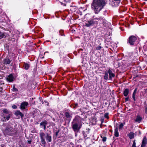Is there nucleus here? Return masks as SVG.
Masks as SVG:
<instances>
[{
  "label": "nucleus",
  "instance_id": "1",
  "mask_svg": "<svg viewBox=\"0 0 147 147\" xmlns=\"http://www.w3.org/2000/svg\"><path fill=\"white\" fill-rule=\"evenodd\" d=\"M106 3V0H93L92 8L94 9L95 13L98 14Z\"/></svg>",
  "mask_w": 147,
  "mask_h": 147
},
{
  "label": "nucleus",
  "instance_id": "2",
  "mask_svg": "<svg viewBox=\"0 0 147 147\" xmlns=\"http://www.w3.org/2000/svg\"><path fill=\"white\" fill-rule=\"evenodd\" d=\"M82 118L80 116H76L72 123V128L74 131L77 132L82 126Z\"/></svg>",
  "mask_w": 147,
  "mask_h": 147
},
{
  "label": "nucleus",
  "instance_id": "3",
  "mask_svg": "<svg viewBox=\"0 0 147 147\" xmlns=\"http://www.w3.org/2000/svg\"><path fill=\"white\" fill-rule=\"evenodd\" d=\"M39 135L41 140V142L42 145H45L46 143L45 140V137L47 142H51L52 141L51 136L48 133L45 135L43 132H41L39 133Z\"/></svg>",
  "mask_w": 147,
  "mask_h": 147
},
{
  "label": "nucleus",
  "instance_id": "4",
  "mask_svg": "<svg viewBox=\"0 0 147 147\" xmlns=\"http://www.w3.org/2000/svg\"><path fill=\"white\" fill-rule=\"evenodd\" d=\"M98 23V21L95 20L93 18L92 19L86 21L85 24L86 27H88L93 26L95 24H97Z\"/></svg>",
  "mask_w": 147,
  "mask_h": 147
},
{
  "label": "nucleus",
  "instance_id": "5",
  "mask_svg": "<svg viewBox=\"0 0 147 147\" xmlns=\"http://www.w3.org/2000/svg\"><path fill=\"white\" fill-rule=\"evenodd\" d=\"M13 131V128L9 126L6 128L3 131L5 135H11V132Z\"/></svg>",
  "mask_w": 147,
  "mask_h": 147
},
{
  "label": "nucleus",
  "instance_id": "6",
  "mask_svg": "<svg viewBox=\"0 0 147 147\" xmlns=\"http://www.w3.org/2000/svg\"><path fill=\"white\" fill-rule=\"evenodd\" d=\"M11 114H2L1 117L2 118L1 119V121H6L9 120L11 116Z\"/></svg>",
  "mask_w": 147,
  "mask_h": 147
},
{
  "label": "nucleus",
  "instance_id": "7",
  "mask_svg": "<svg viewBox=\"0 0 147 147\" xmlns=\"http://www.w3.org/2000/svg\"><path fill=\"white\" fill-rule=\"evenodd\" d=\"M66 123L69 124L72 117L70 113L66 112L65 113Z\"/></svg>",
  "mask_w": 147,
  "mask_h": 147
},
{
  "label": "nucleus",
  "instance_id": "8",
  "mask_svg": "<svg viewBox=\"0 0 147 147\" xmlns=\"http://www.w3.org/2000/svg\"><path fill=\"white\" fill-rule=\"evenodd\" d=\"M136 39L137 38L135 36H131L129 37L128 39L130 45H133Z\"/></svg>",
  "mask_w": 147,
  "mask_h": 147
},
{
  "label": "nucleus",
  "instance_id": "9",
  "mask_svg": "<svg viewBox=\"0 0 147 147\" xmlns=\"http://www.w3.org/2000/svg\"><path fill=\"white\" fill-rule=\"evenodd\" d=\"M108 72L109 74V79H111L112 78H113L115 76V74L113 73L112 70L110 69L109 68L108 70Z\"/></svg>",
  "mask_w": 147,
  "mask_h": 147
},
{
  "label": "nucleus",
  "instance_id": "10",
  "mask_svg": "<svg viewBox=\"0 0 147 147\" xmlns=\"http://www.w3.org/2000/svg\"><path fill=\"white\" fill-rule=\"evenodd\" d=\"M47 123V121L45 120L42 121L40 123V126L41 128H43L44 130H45Z\"/></svg>",
  "mask_w": 147,
  "mask_h": 147
},
{
  "label": "nucleus",
  "instance_id": "11",
  "mask_svg": "<svg viewBox=\"0 0 147 147\" xmlns=\"http://www.w3.org/2000/svg\"><path fill=\"white\" fill-rule=\"evenodd\" d=\"M28 105V103L27 102H23L22 103L20 106V108L22 109H25Z\"/></svg>",
  "mask_w": 147,
  "mask_h": 147
},
{
  "label": "nucleus",
  "instance_id": "12",
  "mask_svg": "<svg viewBox=\"0 0 147 147\" xmlns=\"http://www.w3.org/2000/svg\"><path fill=\"white\" fill-rule=\"evenodd\" d=\"M11 62L10 59L8 58H6L3 61V64L5 65H7L9 64Z\"/></svg>",
  "mask_w": 147,
  "mask_h": 147
},
{
  "label": "nucleus",
  "instance_id": "13",
  "mask_svg": "<svg viewBox=\"0 0 147 147\" xmlns=\"http://www.w3.org/2000/svg\"><path fill=\"white\" fill-rule=\"evenodd\" d=\"M14 79L13 76L11 74L9 75L6 77V80L9 82H12L13 81Z\"/></svg>",
  "mask_w": 147,
  "mask_h": 147
},
{
  "label": "nucleus",
  "instance_id": "14",
  "mask_svg": "<svg viewBox=\"0 0 147 147\" xmlns=\"http://www.w3.org/2000/svg\"><path fill=\"white\" fill-rule=\"evenodd\" d=\"M93 18L95 20H98L101 22H103V23L105 22V20L104 18L102 17H98L97 18H95L94 16H93Z\"/></svg>",
  "mask_w": 147,
  "mask_h": 147
},
{
  "label": "nucleus",
  "instance_id": "15",
  "mask_svg": "<svg viewBox=\"0 0 147 147\" xmlns=\"http://www.w3.org/2000/svg\"><path fill=\"white\" fill-rule=\"evenodd\" d=\"M147 143V138L146 137H144L142 142L141 147H144Z\"/></svg>",
  "mask_w": 147,
  "mask_h": 147
},
{
  "label": "nucleus",
  "instance_id": "16",
  "mask_svg": "<svg viewBox=\"0 0 147 147\" xmlns=\"http://www.w3.org/2000/svg\"><path fill=\"white\" fill-rule=\"evenodd\" d=\"M142 119V117L140 115H138L137 116L135 121L138 123H140Z\"/></svg>",
  "mask_w": 147,
  "mask_h": 147
},
{
  "label": "nucleus",
  "instance_id": "17",
  "mask_svg": "<svg viewBox=\"0 0 147 147\" xmlns=\"http://www.w3.org/2000/svg\"><path fill=\"white\" fill-rule=\"evenodd\" d=\"M15 115L16 116L20 115L21 118H23L24 116V115L19 111H16L15 113Z\"/></svg>",
  "mask_w": 147,
  "mask_h": 147
},
{
  "label": "nucleus",
  "instance_id": "18",
  "mask_svg": "<svg viewBox=\"0 0 147 147\" xmlns=\"http://www.w3.org/2000/svg\"><path fill=\"white\" fill-rule=\"evenodd\" d=\"M128 136L130 139H132L134 138V133L132 132H130L128 134Z\"/></svg>",
  "mask_w": 147,
  "mask_h": 147
},
{
  "label": "nucleus",
  "instance_id": "19",
  "mask_svg": "<svg viewBox=\"0 0 147 147\" xmlns=\"http://www.w3.org/2000/svg\"><path fill=\"white\" fill-rule=\"evenodd\" d=\"M114 135L116 137H118L119 136V133L118 132L117 127L115 130Z\"/></svg>",
  "mask_w": 147,
  "mask_h": 147
},
{
  "label": "nucleus",
  "instance_id": "20",
  "mask_svg": "<svg viewBox=\"0 0 147 147\" xmlns=\"http://www.w3.org/2000/svg\"><path fill=\"white\" fill-rule=\"evenodd\" d=\"M129 90L128 89H126L123 92V94L124 96H127L128 94Z\"/></svg>",
  "mask_w": 147,
  "mask_h": 147
},
{
  "label": "nucleus",
  "instance_id": "21",
  "mask_svg": "<svg viewBox=\"0 0 147 147\" xmlns=\"http://www.w3.org/2000/svg\"><path fill=\"white\" fill-rule=\"evenodd\" d=\"M104 79L105 80H107L109 79V76L108 71L105 72V75L104 76Z\"/></svg>",
  "mask_w": 147,
  "mask_h": 147
},
{
  "label": "nucleus",
  "instance_id": "22",
  "mask_svg": "<svg viewBox=\"0 0 147 147\" xmlns=\"http://www.w3.org/2000/svg\"><path fill=\"white\" fill-rule=\"evenodd\" d=\"M3 114H11V113L7 109H4L3 110Z\"/></svg>",
  "mask_w": 147,
  "mask_h": 147
},
{
  "label": "nucleus",
  "instance_id": "23",
  "mask_svg": "<svg viewBox=\"0 0 147 147\" xmlns=\"http://www.w3.org/2000/svg\"><path fill=\"white\" fill-rule=\"evenodd\" d=\"M30 65L27 63H25L24 65V68L26 70H28L29 68Z\"/></svg>",
  "mask_w": 147,
  "mask_h": 147
},
{
  "label": "nucleus",
  "instance_id": "24",
  "mask_svg": "<svg viewBox=\"0 0 147 147\" xmlns=\"http://www.w3.org/2000/svg\"><path fill=\"white\" fill-rule=\"evenodd\" d=\"M121 0H114V1L116 2V3L114 5L115 6H117L118 5V4L120 3Z\"/></svg>",
  "mask_w": 147,
  "mask_h": 147
},
{
  "label": "nucleus",
  "instance_id": "25",
  "mask_svg": "<svg viewBox=\"0 0 147 147\" xmlns=\"http://www.w3.org/2000/svg\"><path fill=\"white\" fill-rule=\"evenodd\" d=\"M125 124V123L124 122V123H121L119 126V129H121L123 127Z\"/></svg>",
  "mask_w": 147,
  "mask_h": 147
},
{
  "label": "nucleus",
  "instance_id": "26",
  "mask_svg": "<svg viewBox=\"0 0 147 147\" xmlns=\"http://www.w3.org/2000/svg\"><path fill=\"white\" fill-rule=\"evenodd\" d=\"M6 36H5L4 33H2L1 32L0 33V39L4 37H5Z\"/></svg>",
  "mask_w": 147,
  "mask_h": 147
},
{
  "label": "nucleus",
  "instance_id": "27",
  "mask_svg": "<svg viewBox=\"0 0 147 147\" xmlns=\"http://www.w3.org/2000/svg\"><path fill=\"white\" fill-rule=\"evenodd\" d=\"M59 34L61 35H64V30H61L59 31Z\"/></svg>",
  "mask_w": 147,
  "mask_h": 147
},
{
  "label": "nucleus",
  "instance_id": "28",
  "mask_svg": "<svg viewBox=\"0 0 147 147\" xmlns=\"http://www.w3.org/2000/svg\"><path fill=\"white\" fill-rule=\"evenodd\" d=\"M12 90L13 91L15 92H17L18 91V90L14 86H13V87Z\"/></svg>",
  "mask_w": 147,
  "mask_h": 147
},
{
  "label": "nucleus",
  "instance_id": "29",
  "mask_svg": "<svg viewBox=\"0 0 147 147\" xmlns=\"http://www.w3.org/2000/svg\"><path fill=\"white\" fill-rule=\"evenodd\" d=\"M109 113H106L105 114L104 116L107 119L109 118Z\"/></svg>",
  "mask_w": 147,
  "mask_h": 147
},
{
  "label": "nucleus",
  "instance_id": "30",
  "mask_svg": "<svg viewBox=\"0 0 147 147\" xmlns=\"http://www.w3.org/2000/svg\"><path fill=\"white\" fill-rule=\"evenodd\" d=\"M135 140H134L133 142V144L131 147H136V143L135 142Z\"/></svg>",
  "mask_w": 147,
  "mask_h": 147
},
{
  "label": "nucleus",
  "instance_id": "31",
  "mask_svg": "<svg viewBox=\"0 0 147 147\" xmlns=\"http://www.w3.org/2000/svg\"><path fill=\"white\" fill-rule=\"evenodd\" d=\"M135 95V94H132V98L135 101L136 100Z\"/></svg>",
  "mask_w": 147,
  "mask_h": 147
},
{
  "label": "nucleus",
  "instance_id": "32",
  "mask_svg": "<svg viewBox=\"0 0 147 147\" xmlns=\"http://www.w3.org/2000/svg\"><path fill=\"white\" fill-rule=\"evenodd\" d=\"M107 138L105 137H103L102 139V141L103 142H105L106 141Z\"/></svg>",
  "mask_w": 147,
  "mask_h": 147
},
{
  "label": "nucleus",
  "instance_id": "33",
  "mask_svg": "<svg viewBox=\"0 0 147 147\" xmlns=\"http://www.w3.org/2000/svg\"><path fill=\"white\" fill-rule=\"evenodd\" d=\"M101 46H98L96 47V49L97 50H99L101 48Z\"/></svg>",
  "mask_w": 147,
  "mask_h": 147
},
{
  "label": "nucleus",
  "instance_id": "34",
  "mask_svg": "<svg viewBox=\"0 0 147 147\" xmlns=\"http://www.w3.org/2000/svg\"><path fill=\"white\" fill-rule=\"evenodd\" d=\"M12 107L13 109H15L17 108V107L16 105H14L12 106Z\"/></svg>",
  "mask_w": 147,
  "mask_h": 147
},
{
  "label": "nucleus",
  "instance_id": "35",
  "mask_svg": "<svg viewBox=\"0 0 147 147\" xmlns=\"http://www.w3.org/2000/svg\"><path fill=\"white\" fill-rule=\"evenodd\" d=\"M74 105H75L74 106V108H76V107H78V103H75L74 104Z\"/></svg>",
  "mask_w": 147,
  "mask_h": 147
},
{
  "label": "nucleus",
  "instance_id": "36",
  "mask_svg": "<svg viewBox=\"0 0 147 147\" xmlns=\"http://www.w3.org/2000/svg\"><path fill=\"white\" fill-rule=\"evenodd\" d=\"M0 92L1 93H3V89L2 87L0 88Z\"/></svg>",
  "mask_w": 147,
  "mask_h": 147
},
{
  "label": "nucleus",
  "instance_id": "37",
  "mask_svg": "<svg viewBox=\"0 0 147 147\" xmlns=\"http://www.w3.org/2000/svg\"><path fill=\"white\" fill-rule=\"evenodd\" d=\"M125 101H128L129 100V98L128 97L125 98Z\"/></svg>",
  "mask_w": 147,
  "mask_h": 147
},
{
  "label": "nucleus",
  "instance_id": "38",
  "mask_svg": "<svg viewBox=\"0 0 147 147\" xmlns=\"http://www.w3.org/2000/svg\"><path fill=\"white\" fill-rule=\"evenodd\" d=\"M136 90H137L136 89H135L134 90V92L133 93V94H136Z\"/></svg>",
  "mask_w": 147,
  "mask_h": 147
},
{
  "label": "nucleus",
  "instance_id": "39",
  "mask_svg": "<svg viewBox=\"0 0 147 147\" xmlns=\"http://www.w3.org/2000/svg\"><path fill=\"white\" fill-rule=\"evenodd\" d=\"M28 142L29 144H30L31 143L32 141L31 140H28Z\"/></svg>",
  "mask_w": 147,
  "mask_h": 147
},
{
  "label": "nucleus",
  "instance_id": "40",
  "mask_svg": "<svg viewBox=\"0 0 147 147\" xmlns=\"http://www.w3.org/2000/svg\"><path fill=\"white\" fill-rule=\"evenodd\" d=\"M59 132V131L56 132V133H55V135H56V136H57L58 133Z\"/></svg>",
  "mask_w": 147,
  "mask_h": 147
},
{
  "label": "nucleus",
  "instance_id": "41",
  "mask_svg": "<svg viewBox=\"0 0 147 147\" xmlns=\"http://www.w3.org/2000/svg\"><path fill=\"white\" fill-rule=\"evenodd\" d=\"M85 133L84 132H83V136H84V138H85Z\"/></svg>",
  "mask_w": 147,
  "mask_h": 147
},
{
  "label": "nucleus",
  "instance_id": "42",
  "mask_svg": "<svg viewBox=\"0 0 147 147\" xmlns=\"http://www.w3.org/2000/svg\"><path fill=\"white\" fill-rule=\"evenodd\" d=\"M145 112L146 113H147V108H146V109H145Z\"/></svg>",
  "mask_w": 147,
  "mask_h": 147
},
{
  "label": "nucleus",
  "instance_id": "43",
  "mask_svg": "<svg viewBox=\"0 0 147 147\" xmlns=\"http://www.w3.org/2000/svg\"><path fill=\"white\" fill-rule=\"evenodd\" d=\"M45 103H47V105L48 104H49L48 102H45Z\"/></svg>",
  "mask_w": 147,
  "mask_h": 147
},
{
  "label": "nucleus",
  "instance_id": "44",
  "mask_svg": "<svg viewBox=\"0 0 147 147\" xmlns=\"http://www.w3.org/2000/svg\"><path fill=\"white\" fill-rule=\"evenodd\" d=\"M69 0H66V1H67V2H68V1H69Z\"/></svg>",
  "mask_w": 147,
  "mask_h": 147
},
{
  "label": "nucleus",
  "instance_id": "45",
  "mask_svg": "<svg viewBox=\"0 0 147 147\" xmlns=\"http://www.w3.org/2000/svg\"><path fill=\"white\" fill-rule=\"evenodd\" d=\"M75 136H77V134L76 133H75Z\"/></svg>",
  "mask_w": 147,
  "mask_h": 147
},
{
  "label": "nucleus",
  "instance_id": "46",
  "mask_svg": "<svg viewBox=\"0 0 147 147\" xmlns=\"http://www.w3.org/2000/svg\"><path fill=\"white\" fill-rule=\"evenodd\" d=\"M61 4H63V3H61Z\"/></svg>",
  "mask_w": 147,
  "mask_h": 147
},
{
  "label": "nucleus",
  "instance_id": "47",
  "mask_svg": "<svg viewBox=\"0 0 147 147\" xmlns=\"http://www.w3.org/2000/svg\"><path fill=\"white\" fill-rule=\"evenodd\" d=\"M12 63L11 65L12 66Z\"/></svg>",
  "mask_w": 147,
  "mask_h": 147
},
{
  "label": "nucleus",
  "instance_id": "48",
  "mask_svg": "<svg viewBox=\"0 0 147 147\" xmlns=\"http://www.w3.org/2000/svg\"><path fill=\"white\" fill-rule=\"evenodd\" d=\"M62 18L63 19V20H64V19H63V18Z\"/></svg>",
  "mask_w": 147,
  "mask_h": 147
},
{
  "label": "nucleus",
  "instance_id": "49",
  "mask_svg": "<svg viewBox=\"0 0 147 147\" xmlns=\"http://www.w3.org/2000/svg\"><path fill=\"white\" fill-rule=\"evenodd\" d=\"M1 33V32L0 31V33Z\"/></svg>",
  "mask_w": 147,
  "mask_h": 147
}]
</instances>
